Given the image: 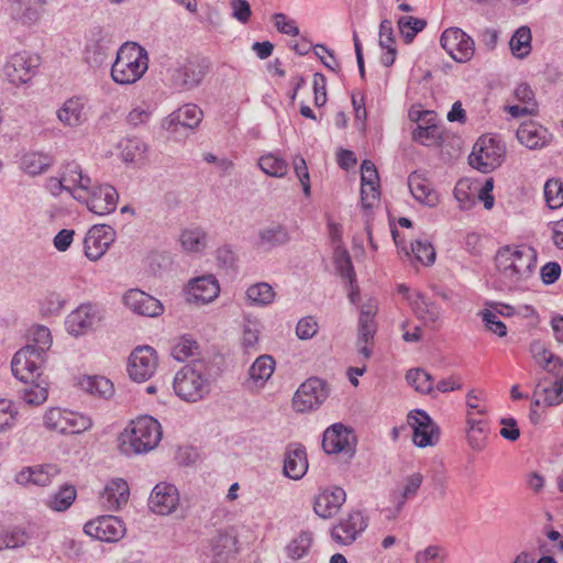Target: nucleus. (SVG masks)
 I'll use <instances>...</instances> for the list:
<instances>
[{
	"label": "nucleus",
	"instance_id": "2f4dec72",
	"mask_svg": "<svg viewBox=\"0 0 563 563\" xmlns=\"http://www.w3.org/2000/svg\"><path fill=\"white\" fill-rule=\"evenodd\" d=\"M78 385L86 393L102 399H109L114 393L113 383L104 376H82Z\"/></svg>",
	"mask_w": 563,
	"mask_h": 563
},
{
	"label": "nucleus",
	"instance_id": "4468645a",
	"mask_svg": "<svg viewBox=\"0 0 563 563\" xmlns=\"http://www.w3.org/2000/svg\"><path fill=\"white\" fill-rule=\"evenodd\" d=\"M367 522L361 511H351L332 527L331 538L339 544H352L366 529Z\"/></svg>",
	"mask_w": 563,
	"mask_h": 563
},
{
	"label": "nucleus",
	"instance_id": "de8ad7c7",
	"mask_svg": "<svg viewBox=\"0 0 563 563\" xmlns=\"http://www.w3.org/2000/svg\"><path fill=\"white\" fill-rule=\"evenodd\" d=\"M120 147L122 158L126 163H135L142 159L146 152V145L137 137L123 140Z\"/></svg>",
	"mask_w": 563,
	"mask_h": 563
},
{
	"label": "nucleus",
	"instance_id": "412c9836",
	"mask_svg": "<svg viewBox=\"0 0 563 563\" xmlns=\"http://www.w3.org/2000/svg\"><path fill=\"white\" fill-rule=\"evenodd\" d=\"M346 500V493L341 487L324 490L314 497L313 511L322 519L334 517Z\"/></svg>",
	"mask_w": 563,
	"mask_h": 563
},
{
	"label": "nucleus",
	"instance_id": "79ce46f5",
	"mask_svg": "<svg viewBox=\"0 0 563 563\" xmlns=\"http://www.w3.org/2000/svg\"><path fill=\"white\" fill-rule=\"evenodd\" d=\"M397 25L405 43L409 44L418 33L426 29L427 21L411 15H402L398 19Z\"/></svg>",
	"mask_w": 563,
	"mask_h": 563
},
{
	"label": "nucleus",
	"instance_id": "37998d69",
	"mask_svg": "<svg viewBox=\"0 0 563 563\" xmlns=\"http://www.w3.org/2000/svg\"><path fill=\"white\" fill-rule=\"evenodd\" d=\"M275 361L271 355L258 356L249 369L250 378L255 383H265L274 373Z\"/></svg>",
	"mask_w": 563,
	"mask_h": 563
},
{
	"label": "nucleus",
	"instance_id": "4d7b16f0",
	"mask_svg": "<svg viewBox=\"0 0 563 563\" xmlns=\"http://www.w3.org/2000/svg\"><path fill=\"white\" fill-rule=\"evenodd\" d=\"M199 344L190 336H183L172 349V355L175 360L184 362L190 356L198 354Z\"/></svg>",
	"mask_w": 563,
	"mask_h": 563
},
{
	"label": "nucleus",
	"instance_id": "774afa93",
	"mask_svg": "<svg viewBox=\"0 0 563 563\" xmlns=\"http://www.w3.org/2000/svg\"><path fill=\"white\" fill-rule=\"evenodd\" d=\"M274 24L278 32L283 34H287L290 36H297L299 35V29L295 24V21L287 20L286 14L284 13H275L273 15Z\"/></svg>",
	"mask_w": 563,
	"mask_h": 563
},
{
	"label": "nucleus",
	"instance_id": "473e14b6",
	"mask_svg": "<svg viewBox=\"0 0 563 563\" xmlns=\"http://www.w3.org/2000/svg\"><path fill=\"white\" fill-rule=\"evenodd\" d=\"M236 538L227 532H220L212 541L214 563H228L236 553Z\"/></svg>",
	"mask_w": 563,
	"mask_h": 563
},
{
	"label": "nucleus",
	"instance_id": "a878e982",
	"mask_svg": "<svg viewBox=\"0 0 563 563\" xmlns=\"http://www.w3.org/2000/svg\"><path fill=\"white\" fill-rule=\"evenodd\" d=\"M537 251L531 246H518L515 251V262L512 263V282L527 279L536 267Z\"/></svg>",
	"mask_w": 563,
	"mask_h": 563
},
{
	"label": "nucleus",
	"instance_id": "f03ea898",
	"mask_svg": "<svg viewBox=\"0 0 563 563\" xmlns=\"http://www.w3.org/2000/svg\"><path fill=\"white\" fill-rule=\"evenodd\" d=\"M210 363L203 358L192 360L185 365L174 378L177 396L186 401L196 402L211 390Z\"/></svg>",
	"mask_w": 563,
	"mask_h": 563
},
{
	"label": "nucleus",
	"instance_id": "72a5a7b5",
	"mask_svg": "<svg viewBox=\"0 0 563 563\" xmlns=\"http://www.w3.org/2000/svg\"><path fill=\"white\" fill-rule=\"evenodd\" d=\"M530 353L533 360L547 372L558 375L556 369L563 366V361L551 353L541 341L530 344Z\"/></svg>",
	"mask_w": 563,
	"mask_h": 563
},
{
	"label": "nucleus",
	"instance_id": "c85d7f7f",
	"mask_svg": "<svg viewBox=\"0 0 563 563\" xmlns=\"http://www.w3.org/2000/svg\"><path fill=\"white\" fill-rule=\"evenodd\" d=\"M408 187L413 198L428 207H434L439 197L435 190H433L427 179L422 177L418 172H412L408 177Z\"/></svg>",
	"mask_w": 563,
	"mask_h": 563
},
{
	"label": "nucleus",
	"instance_id": "a211bd4d",
	"mask_svg": "<svg viewBox=\"0 0 563 563\" xmlns=\"http://www.w3.org/2000/svg\"><path fill=\"white\" fill-rule=\"evenodd\" d=\"M110 41L104 30L97 25L90 29L85 49V60L91 67H100L107 59Z\"/></svg>",
	"mask_w": 563,
	"mask_h": 563
},
{
	"label": "nucleus",
	"instance_id": "49530a36",
	"mask_svg": "<svg viewBox=\"0 0 563 563\" xmlns=\"http://www.w3.org/2000/svg\"><path fill=\"white\" fill-rule=\"evenodd\" d=\"M409 385L421 394H430L433 390V377L422 368H411L406 374Z\"/></svg>",
	"mask_w": 563,
	"mask_h": 563
},
{
	"label": "nucleus",
	"instance_id": "b1692460",
	"mask_svg": "<svg viewBox=\"0 0 563 563\" xmlns=\"http://www.w3.org/2000/svg\"><path fill=\"white\" fill-rule=\"evenodd\" d=\"M45 4L46 0H11L9 11L14 21L31 25L40 19Z\"/></svg>",
	"mask_w": 563,
	"mask_h": 563
},
{
	"label": "nucleus",
	"instance_id": "393cba45",
	"mask_svg": "<svg viewBox=\"0 0 563 563\" xmlns=\"http://www.w3.org/2000/svg\"><path fill=\"white\" fill-rule=\"evenodd\" d=\"M58 474L59 468L57 465L44 464L23 468L16 474L15 481L20 485L33 484L36 486H47Z\"/></svg>",
	"mask_w": 563,
	"mask_h": 563
},
{
	"label": "nucleus",
	"instance_id": "0eeeda50",
	"mask_svg": "<svg viewBox=\"0 0 563 563\" xmlns=\"http://www.w3.org/2000/svg\"><path fill=\"white\" fill-rule=\"evenodd\" d=\"M329 397L328 384L311 377L303 382L292 397V407L297 412H306L318 408Z\"/></svg>",
	"mask_w": 563,
	"mask_h": 563
},
{
	"label": "nucleus",
	"instance_id": "5fc2aeb1",
	"mask_svg": "<svg viewBox=\"0 0 563 563\" xmlns=\"http://www.w3.org/2000/svg\"><path fill=\"white\" fill-rule=\"evenodd\" d=\"M541 384H538L534 393H542L544 395L543 402L547 406H556L563 402V374L560 379H556L551 386L543 387L541 390Z\"/></svg>",
	"mask_w": 563,
	"mask_h": 563
},
{
	"label": "nucleus",
	"instance_id": "423d86ee",
	"mask_svg": "<svg viewBox=\"0 0 563 563\" xmlns=\"http://www.w3.org/2000/svg\"><path fill=\"white\" fill-rule=\"evenodd\" d=\"M505 154V144L499 139L482 136L476 141L468 163L473 168L487 174L501 165Z\"/></svg>",
	"mask_w": 563,
	"mask_h": 563
},
{
	"label": "nucleus",
	"instance_id": "cd10ccee",
	"mask_svg": "<svg viewBox=\"0 0 563 563\" xmlns=\"http://www.w3.org/2000/svg\"><path fill=\"white\" fill-rule=\"evenodd\" d=\"M407 300L417 318L422 320L426 325H433L439 321L441 316L440 307L429 300L423 294L408 295Z\"/></svg>",
	"mask_w": 563,
	"mask_h": 563
},
{
	"label": "nucleus",
	"instance_id": "7ed1b4c3",
	"mask_svg": "<svg viewBox=\"0 0 563 563\" xmlns=\"http://www.w3.org/2000/svg\"><path fill=\"white\" fill-rule=\"evenodd\" d=\"M161 439L159 422L151 416H142L131 422L130 430L120 435L119 449L128 456L147 453L158 445Z\"/></svg>",
	"mask_w": 563,
	"mask_h": 563
},
{
	"label": "nucleus",
	"instance_id": "c03bdc74",
	"mask_svg": "<svg viewBox=\"0 0 563 563\" xmlns=\"http://www.w3.org/2000/svg\"><path fill=\"white\" fill-rule=\"evenodd\" d=\"M361 184L368 186L373 200H378L379 191V175L376 166L369 159H365L361 164Z\"/></svg>",
	"mask_w": 563,
	"mask_h": 563
},
{
	"label": "nucleus",
	"instance_id": "39448f33",
	"mask_svg": "<svg viewBox=\"0 0 563 563\" xmlns=\"http://www.w3.org/2000/svg\"><path fill=\"white\" fill-rule=\"evenodd\" d=\"M210 67L211 62L205 56H180L168 69L170 84L180 91H190L202 84Z\"/></svg>",
	"mask_w": 563,
	"mask_h": 563
},
{
	"label": "nucleus",
	"instance_id": "e433bc0d",
	"mask_svg": "<svg viewBox=\"0 0 563 563\" xmlns=\"http://www.w3.org/2000/svg\"><path fill=\"white\" fill-rule=\"evenodd\" d=\"M102 498L109 503V508L118 510L128 503L129 487L125 481L117 479L104 488Z\"/></svg>",
	"mask_w": 563,
	"mask_h": 563
},
{
	"label": "nucleus",
	"instance_id": "c756f323",
	"mask_svg": "<svg viewBox=\"0 0 563 563\" xmlns=\"http://www.w3.org/2000/svg\"><path fill=\"white\" fill-rule=\"evenodd\" d=\"M391 235L397 247H400L401 251L405 252L407 256L410 255V252L415 255L416 260L422 263L423 265H432L435 261V251L431 243L427 241L416 240L415 243H411L410 251L404 245L400 246L401 241L399 240L398 230L393 227Z\"/></svg>",
	"mask_w": 563,
	"mask_h": 563
},
{
	"label": "nucleus",
	"instance_id": "4be33fe9",
	"mask_svg": "<svg viewBox=\"0 0 563 563\" xmlns=\"http://www.w3.org/2000/svg\"><path fill=\"white\" fill-rule=\"evenodd\" d=\"M119 195L111 185H102L93 188L87 200L88 209L99 216L108 214L115 210Z\"/></svg>",
	"mask_w": 563,
	"mask_h": 563
},
{
	"label": "nucleus",
	"instance_id": "a18cd8bd",
	"mask_svg": "<svg viewBox=\"0 0 563 563\" xmlns=\"http://www.w3.org/2000/svg\"><path fill=\"white\" fill-rule=\"evenodd\" d=\"M77 496L76 488L71 485H64L48 500L47 506L55 511L67 510Z\"/></svg>",
	"mask_w": 563,
	"mask_h": 563
},
{
	"label": "nucleus",
	"instance_id": "0e129e2a",
	"mask_svg": "<svg viewBox=\"0 0 563 563\" xmlns=\"http://www.w3.org/2000/svg\"><path fill=\"white\" fill-rule=\"evenodd\" d=\"M294 169L301 183L302 190L306 197L310 196L311 187H310V177L306 161L301 156H296L294 158Z\"/></svg>",
	"mask_w": 563,
	"mask_h": 563
},
{
	"label": "nucleus",
	"instance_id": "20e7f679",
	"mask_svg": "<svg viewBox=\"0 0 563 563\" xmlns=\"http://www.w3.org/2000/svg\"><path fill=\"white\" fill-rule=\"evenodd\" d=\"M147 68V51L137 43L126 42L117 52L111 77L117 84L130 85L137 81Z\"/></svg>",
	"mask_w": 563,
	"mask_h": 563
},
{
	"label": "nucleus",
	"instance_id": "bf43d9fd",
	"mask_svg": "<svg viewBox=\"0 0 563 563\" xmlns=\"http://www.w3.org/2000/svg\"><path fill=\"white\" fill-rule=\"evenodd\" d=\"M515 251H516V247L506 245V246L499 249L495 256L497 268L506 278H509V279H511V275H512L511 268H512V263L515 262Z\"/></svg>",
	"mask_w": 563,
	"mask_h": 563
},
{
	"label": "nucleus",
	"instance_id": "dca6fc26",
	"mask_svg": "<svg viewBox=\"0 0 563 563\" xmlns=\"http://www.w3.org/2000/svg\"><path fill=\"white\" fill-rule=\"evenodd\" d=\"M101 318L92 305H81L66 319L67 331L75 336H79L93 331L100 324Z\"/></svg>",
	"mask_w": 563,
	"mask_h": 563
},
{
	"label": "nucleus",
	"instance_id": "1a4fd4ad",
	"mask_svg": "<svg viewBox=\"0 0 563 563\" xmlns=\"http://www.w3.org/2000/svg\"><path fill=\"white\" fill-rule=\"evenodd\" d=\"M408 423L413 430L412 441L417 446H432L438 442L439 428L426 411H411L408 415Z\"/></svg>",
	"mask_w": 563,
	"mask_h": 563
},
{
	"label": "nucleus",
	"instance_id": "bb28decb",
	"mask_svg": "<svg viewBox=\"0 0 563 563\" xmlns=\"http://www.w3.org/2000/svg\"><path fill=\"white\" fill-rule=\"evenodd\" d=\"M516 135L518 141L530 150L543 147L552 139V135L545 128L538 125L534 122L521 124L518 128Z\"/></svg>",
	"mask_w": 563,
	"mask_h": 563
},
{
	"label": "nucleus",
	"instance_id": "13d9d810",
	"mask_svg": "<svg viewBox=\"0 0 563 563\" xmlns=\"http://www.w3.org/2000/svg\"><path fill=\"white\" fill-rule=\"evenodd\" d=\"M375 331L373 314L369 311H365L363 309L358 318L357 345H361L362 343L367 344L371 342L374 339Z\"/></svg>",
	"mask_w": 563,
	"mask_h": 563
},
{
	"label": "nucleus",
	"instance_id": "c9c22d12",
	"mask_svg": "<svg viewBox=\"0 0 563 563\" xmlns=\"http://www.w3.org/2000/svg\"><path fill=\"white\" fill-rule=\"evenodd\" d=\"M258 235L261 244L268 250L285 245L290 241L288 230L282 224L264 228Z\"/></svg>",
	"mask_w": 563,
	"mask_h": 563
},
{
	"label": "nucleus",
	"instance_id": "6e6d98bb",
	"mask_svg": "<svg viewBox=\"0 0 563 563\" xmlns=\"http://www.w3.org/2000/svg\"><path fill=\"white\" fill-rule=\"evenodd\" d=\"M544 197L551 209L563 206V183L559 179H549L544 185Z\"/></svg>",
	"mask_w": 563,
	"mask_h": 563
},
{
	"label": "nucleus",
	"instance_id": "ddd939ff",
	"mask_svg": "<svg viewBox=\"0 0 563 563\" xmlns=\"http://www.w3.org/2000/svg\"><path fill=\"white\" fill-rule=\"evenodd\" d=\"M115 240V231L107 224H95L84 240L85 254L90 261L99 260Z\"/></svg>",
	"mask_w": 563,
	"mask_h": 563
},
{
	"label": "nucleus",
	"instance_id": "a19ab883",
	"mask_svg": "<svg viewBox=\"0 0 563 563\" xmlns=\"http://www.w3.org/2000/svg\"><path fill=\"white\" fill-rule=\"evenodd\" d=\"M335 268L343 279H347L353 285L356 282V274L347 250L343 246H336L333 253Z\"/></svg>",
	"mask_w": 563,
	"mask_h": 563
},
{
	"label": "nucleus",
	"instance_id": "3c124183",
	"mask_svg": "<svg viewBox=\"0 0 563 563\" xmlns=\"http://www.w3.org/2000/svg\"><path fill=\"white\" fill-rule=\"evenodd\" d=\"M260 168L272 177H284L287 174V163L273 154H267L258 159Z\"/></svg>",
	"mask_w": 563,
	"mask_h": 563
},
{
	"label": "nucleus",
	"instance_id": "2eb2a0df",
	"mask_svg": "<svg viewBox=\"0 0 563 563\" xmlns=\"http://www.w3.org/2000/svg\"><path fill=\"white\" fill-rule=\"evenodd\" d=\"M40 57L26 52L16 53L7 62L5 74L13 84H26L35 75Z\"/></svg>",
	"mask_w": 563,
	"mask_h": 563
},
{
	"label": "nucleus",
	"instance_id": "9b49d317",
	"mask_svg": "<svg viewBox=\"0 0 563 563\" xmlns=\"http://www.w3.org/2000/svg\"><path fill=\"white\" fill-rule=\"evenodd\" d=\"M157 357L152 346H137L129 357L128 373L135 382H145L156 369Z\"/></svg>",
	"mask_w": 563,
	"mask_h": 563
},
{
	"label": "nucleus",
	"instance_id": "6ab92c4d",
	"mask_svg": "<svg viewBox=\"0 0 563 563\" xmlns=\"http://www.w3.org/2000/svg\"><path fill=\"white\" fill-rule=\"evenodd\" d=\"M178 501L177 488L172 484L159 483L150 495L148 507L153 512L166 516L176 509Z\"/></svg>",
	"mask_w": 563,
	"mask_h": 563
},
{
	"label": "nucleus",
	"instance_id": "8fccbe9b",
	"mask_svg": "<svg viewBox=\"0 0 563 563\" xmlns=\"http://www.w3.org/2000/svg\"><path fill=\"white\" fill-rule=\"evenodd\" d=\"M246 297L254 305L266 306L274 300L275 292L269 284L257 283L247 288Z\"/></svg>",
	"mask_w": 563,
	"mask_h": 563
},
{
	"label": "nucleus",
	"instance_id": "6e6552de",
	"mask_svg": "<svg viewBox=\"0 0 563 563\" xmlns=\"http://www.w3.org/2000/svg\"><path fill=\"white\" fill-rule=\"evenodd\" d=\"M440 43L457 63H466L474 55V41L459 27L446 29L440 37Z\"/></svg>",
	"mask_w": 563,
	"mask_h": 563
},
{
	"label": "nucleus",
	"instance_id": "5701e85b",
	"mask_svg": "<svg viewBox=\"0 0 563 563\" xmlns=\"http://www.w3.org/2000/svg\"><path fill=\"white\" fill-rule=\"evenodd\" d=\"M308 471L306 448L291 443L287 446L284 457V474L295 481L305 476Z\"/></svg>",
	"mask_w": 563,
	"mask_h": 563
},
{
	"label": "nucleus",
	"instance_id": "f3484780",
	"mask_svg": "<svg viewBox=\"0 0 563 563\" xmlns=\"http://www.w3.org/2000/svg\"><path fill=\"white\" fill-rule=\"evenodd\" d=\"M124 305L134 313L145 317H158L164 311L162 302L153 296L140 290L130 289L123 296Z\"/></svg>",
	"mask_w": 563,
	"mask_h": 563
},
{
	"label": "nucleus",
	"instance_id": "9d476101",
	"mask_svg": "<svg viewBox=\"0 0 563 563\" xmlns=\"http://www.w3.org/2000/svg\"><path fill=\"white\" fill-rule=\"evenodd\" d=\"M84 532L103 542H117L125 534L124 522L115 516H101L88 521L84 526Z\"/></svg>",
	"mask_w": 563,
	"mask_h": 563
},
{
	"label": "nucleus",
	"instance_id": "aec40b11",
	"mask_svg": "<svg viewBox=\"0 0 563 563\" xmlns=\"http://www.w3.org/2000/svg\"><path fill=\"white\" fill-rule=\"evenodd\" d=\"M220 292V286L213 275L194 278L188 284V301L206 305L213 301Z\"/></svg>",
	"mask_w": 563,
	"mask_h": 563
},
{
	"label": "nucleus",
	"instance_id": "7c9ffc66",
	"mask_svg": "<svg viewBox=\"0 0 563 563\" xmlns=\"http://www.w3.org/2000/svg\"><path fill=\"white\" fill-rule=\"evenodd\" d=\"M433 120L434 112H419L418 121L423 122L424 125L418 124L412 132V139L423 145H429L427 141L437 142L441 139L439 126L433 122Z\"/></svg>",
	"mask_w": 563,
	"mask_h": 563
},
{
	"label": "nucleus",
	"instance_id": "603ef678",
	"mask_svg": "<svg viewBox=\"0 0 563 563\" xmlns=\"http://www.w3.org/2000/svg\"><path fill=\"white\" fill-rule=\"evenodd\" d=\"M207 234L201 229L185 230L180 235V242L185 250L199 252L206 247Z\"/></svg>",
	"mask_w": 563,
	"mask_h": 563
},
{
	"label": "nucleus",
	"instance_id": "338daca9",
	"mask_svg": "<svg viewBox=\"0 0 563 563\" xmlns=\"http://www.w3.org/2000/svg\"><path fill=\"white\" fill-rule=\"evenodd\" d=\"M318 332V323L313 317H306L298 321L296 334L300 340L313 338Z\"/></svg>",
	"mask_w": 563,
	"mask_h": 563
},
{
	"label": "nucleus",
	"instance_id": "f257e3e1",
	"mask_svg": "<svg viewBox=\"0 0 563 563\" xmlns=\"http://www.w3.org/2000/svg\"><path fill=\"white\" fill-rule=\"evenodd\" d=\"M51 345L49 329L37 325L33 331V344L20 349L12 358V374L24 384L18 393L29 405H41L47 399V382L43 378L41 368Z\"/></svg>",
	"mask_w": 563,
	"mask_h": 563
},
{
	"label": "nucleus",
	"instance_id": "69168bd1",
	"mask_svg": "<svg viewBox=\"0 0 563 563\" xmlns=\"http://www.w3.org/2000/svg\"><path fill=\"white\" fill-rule=\"evenodd\" d=\"M482 316L485 327L487 328L488 331L497 334L500 338L506 336L507 327L503 321L498 319L495 312L490 310H485L482 312Z\"/></svg>",
	"mask_w": 563,
	"mask_h": 563
},
{
	"label": "nucleus",
	"instance_id": "e2e57ef3",
	"mask_svg": "<svg viewBox=\"0 0 563 563\" xmlns=\"http://www.w3.org/2000/svg\"><path fill=\"white\" fill-rule=\"evenodd\" d=\"M446 559L444 549L440 545H429L416 553V563H442Z\"/></svg>",
	"mask_w": 563,
	"mask_h": 563
},
{
	"label": "nucleus",
	"instance_id": "ea45409f",
	"mask_svg": "<svg viewBox=\"0 0 563 563\" xmlns=\"http://www.w3.org/2000/svg\"><path fill=\"white\" fill-rule=\"evenodd\" d=\"M511 53L518 58L527 57L531 52V31L528 26H520L509 41Z\"/></svg>",
	"mask_w": 563,
	"mask_h": 563
},
{
	"label": "nucleus",
	"instance_id": "f704fd0d",
	"mask_svg": "<svg viewBox=\"0 0 563 563\" xmlns=\"http://www.w3.org/2000/svg\"><path fill=\"white\" fill-rule=\"evenodd\" d=\"M57 118L68 126L81 124L86 120L82 103L78 99L67 100L57 111Z\"/></svg>",
	"mask_w": 563,
	"mask_h": 563
},
{
	"label": "nucleus",
	"instance_id": "f8f14e48",
	"mask_svg": "<svg viewBox=\"0 0 563 563\" xmlns=\"http://www.w3.org/2000/svg\"><path fill=\"white\" fill-rule=\"evenodd\" d=\"M356 438L351 429L343 423H334L323 432L322 448L327 454L341 452L353 454Z\"/></svg>",
	"mask_w": 563,
	"mask_h": 563
},
{
	"label": "nucleus",
	"instance_id": "052dcab7",
	"mask_svg": "<svg viewBox=\"0 0 563 563\" xmlns=\"http://www.w3.org/2000/svg\"><path fill=\"white\" fill-rule=\"evenodd\" d=\"M69 419L59 408H49L44 415V424L47 429L65 433Z\"/></svg>",
	"mask_w": 563,
	"mask_h": 563
},
{
	"label": "nucleus",
	"instance_id": "58836bf2",
	"mask_svg": "<svg viewBox=\"0 0 563 563\" xmlns=\"http://www.w3.org/2000/svg\"><path fill=\"white\" fill-rule=\"evenodd\" d=\"M203 117L201 109L192 103L185 104L172 114V122L194 129L199 125Z\"/></svg>",
	"mask_w": 563,
	"mask_h": 563
},
{
	"label": "nucleus",
	"instance_id": "4c0bfd02",
	"mask_svg": "<svg viewBox=\"0 0 563 563\" xmlns=\"http://www.w3.org/2000/svg\"><path fill=\"white\" fill-rule=\"evenodd\" d=\"M52 164V157L42 153H26L21 158V168L32 176L44 173Z\"/></svg>",
	"mask_w": 563,
	"mask_h": 563
},
{
	"label": "nucleus",
	"instance_id": "864d4df0",
	"mask_svg": "<svg viewBox=\"0 0 563 563\" xmlns=\"http://www.w3.org/2000/svg\"><path fill=\"white\" fill-rule=\"evenodd\" d=\"M423 476L421 473H413L406 478V483L402 492L400 493L399 499L396 504V510L400 511L405 506L407 499L415 497L422 484Z\"/></svg>",
	"mask_w": 563,
	"mask_h": 563
},
{
	"label": "nucleus",
	"instance_id": "680f3d73",
	"mask_svg": "<svg viewBox=\"0 0 563 563\" xmlns=\"http://www.w3.org/2000/svg\"><path fill=\"white\" fill-rule=\"evenodd\" d=\"M29 534L22 528H14L0 537V550L3 548L15 549L26 543Z\"/></svg>",
	"mask_w": 563,
	"mask_h": 563
},
{
	"label": "nucleus",
	"instance_id": "09e8293b",
	"mask_svg": "<svg viewBox=\"0 0 563 563\" xmlns=\"http://www.w3.org/2000/svg\"><path fill=\"white\" fill-rule=\"evenodd\" d=\"M312 543V533L302 531L297 538L292 539L286 547V553L289 559L297 561L303 558Z\"/></svg>",
	"mask_w": 563,
	"mask_h": 563
}]
</instances>
